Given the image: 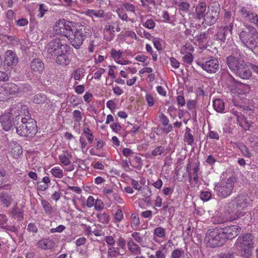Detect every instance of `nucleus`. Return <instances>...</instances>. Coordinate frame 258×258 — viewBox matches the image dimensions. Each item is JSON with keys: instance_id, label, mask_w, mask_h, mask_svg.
<instances>
[{"instance_id": "obj_1", "label": "nucleus", "mask_w": 258, "mask_h": 258, "mask_svg": "<svg viewBox=\"0 0 258 258\" xmlns=\"http://www.w3.org/2000/svg\"><path fill=\"white\" fill-rule=\"evenodd\" d=\"M14 126L18 135L22 137H32L36 134V121L31 117L27 107H22L20 111L14 112Z\"/></svg>"}, {"instance_id": "obj_2", "label": "nucleus", "mask_w": 258, "mask_h": 258, "mask_svg": "<svg viewBox=\"0 0 258 258\" xmlns=\"http://www.w3.org/2000/svg\"><path fill=\"white\" fill-rule=\"evenodd\" d=\"M240 231V227H216L208 231L206 239L209 246L218 247L223 245L227 239L237 236Z\"/></svg>"}, {"instance_id": "obj_3", "label": "nucleus", "mask_w": 258, "mask_h": 258, "mask_svg": "<svg viewBox=\"0 0 258 258\" xmlns=\"http://www.w3.org/2000/svg\"><path fill=\"white\" fill-rule=\"evenodd\" d=\"M252 200L247 194H240L229 203L226 207L228 215L225 219L218 221L217 224L224 223L236 220L244 215L243 210L250 207Z\"/></svg>"}, {"instance_id": "obj_4", "label": "nucleus", "mask_w": 258, "mask_h": 258, "mask_svg": "<svg viewBox=\"0 0 258 258\" xmlns=\"http://www.w3.org/2000/svg\"><path fill=\"white\" fill-rule=\"evenodd\" d=\"M258 32L251 25H247L239 33V38L244 47L250 48L256 45Z\"/></svg>"}, {"instance_id": "obj_5", "label": "nucleus", "mask_w": 258, "mask_h": 258, "mask_svg": "<svg viewBox=\"0 0 258 258\" xmlns=\"http://www.w3.org/2000/svg\"><path fill=\"white\" fill-rule=\"evenodd\" d=\"M76 28L75 23L73 21H68L64 19H60L57 20L53 26L54 33L68 38Z\"/></svg>"}, {"instance_id": "obj_6", "label": "nucleus", "mask_w": 258, "mask_h": 258, "mask_svg": "<svg viewBox=\"0 0 258 258\" xmlns=\"http://www.w3.org/2000/svg\"><path fill=\"white\" fill-rule=\"evenodd\" d=\"M253 237L251 234L247 233L242 236H239L235 243L237 250L241 255L247 257L250 255L251 249L253 247Z\"/></svg>"}, {"instance_id": "obj_7", "label": "nucleus", "mask_w": 258, "mask_h": 258, "mask_svg": "<svg viewBox=\"0 0 258 258\" xmlns=\"http://www.w3.org/2000/svg\"><path fill=\"white\" fill-rule=\"evenodd\" d=\"M236 178L234 176L221 180L215 188L217 196L222 199L229 197L233 190Z\"/></svg>"}, {"instance_id": "obj_8", "label": "nucleus", "mask_w": 258, "mask_h": 258, "mask_svg": "<svg viewBox=\"0 0 258 258\" xmlns=\"http://www.w3.org/2000/svg\"><path fill=\"white\" fill-rule=\"evenodd\" d=\"M223 76L225 77L231 83V85H228V88L232 94L244 95L249 93L250 91V86L236 81L229 73H225Z\"/></svg>"}, {"instance_id": "obj_9", "label": "nucleus", "mask_w": 258, "mask_h": 258, "mask_svg": "<svg viewBox=\"0 0 258 258\" xmlns=\"http://www.w3.org/2000/svg\"><path fill=\"white\" fill-rule=\"evenodd\" d=\"M63 41L60 37H55L51 40L46 46L47 53L52 57H55L64 50L67 52L70 47L69 44Z\"/></svg>"}, {"instance_id": "obj_10", "label": "nucleus", "mask_w": 258, "mask_h": 258, "mask_svg": "<svg viewBox=\"0 0 258 258\" xmlns=\"http://www.w3.org/2000/svg\"><path fill=\"white\" fill-rule=\"evenodd\" d=\"M220 7L217 2H214L207 8L206 15L204 16L203 24L212 26L214 24L219 17Z\"/></svg>"}, {"instance_id": "obj_11", "label": "nucleus", "mask_w": 258, "mask_h": 258, "mask_svg": "<svg viewBox=\"0 0 258 258\" xmlns=\"http://www.w3.org/2000/svg\"><path fill=\"white\" fill-rule=\"evenodd\" d=\"M4 85L8 99H10L13 96H19L23 93L31 90V86L27 84L17 85L14 83L9 82L4 83Z\"/></svg>"}, {"instance_id": "obj_12", "label": "nucleus", "mask_w": 258, "mask_h": 258, "mask_svg": "<svg viewBox=\"0 0 258 258\" xmlns=\"http://www.w3.org/2000/svg\"><path fill=\"white\" fill-rule=\"evenodd\" d=\"M86 28H75L73 33L67 38L71 45L76 49H79L83 44L87 34L85 31Z\"/></svg>"}, {"instance_id": "obj_13", "label": "nucleus", "mask_w": 258, "mask_h": 258, "mask_svg": "<svg viewBox=\"0 0 258 258\" xmlns=\"http://www.w3.org/2000/svg\"><path fill=\"white\" fill-rule=\"evenodd\" d=\"M197 64L208 73H215L219 69V61L213 57L205 61H198Z\"/></svg>"}, {"instance_id": "obj_14", "label": "nucleus", "mask_w": 258, "mask_h": 258, "mask_svg": "<svg viewBox=\"0 0 258 258\" xmlns=\"http://www.w3.org/2000/svg\"><path fill=\"white\" fill-rule=\"evenodd\" d=\"M58 159L59 164L62 167H67L64 168V171L71 172L75 169V165L72 164L73 155L70 151L67 150L63 151L58 155Z\"/></svg>"}, {"instance_id": "obj_15", "label": "nucleus", "mask_w": 258, "mask_h": 258, "mask_svg": "<svg viewBox=\"0 0 258 258\" xmlns=\"http://www.w3.org/2000/svg\"><path fill=\"white\" fill-rule=\"evenodd\" d=\"M241 18L250 24H253L258 16V14L254 12L250 8L242 7L239 11Z\"/></svg>"}, {"instance_id": "obj_16", "label": "nucleus", "mask_w": 258, "mask_h": 258, "mask_svg": "<svg viewBox=\"0 0 258 258\" xmlns=\"http://www.w3.org/2000/svg\"><path fill=\"white\" fill-rule=\"evenodd\" d=\"M4 63L8 69H13L16 67L19 61V58L16 53L12 50H8L5 53Z\"/></svg>"}, {"instance_id": "obj_17", "label": "nucleus", "mask_w": 258, "mask_h": 258, "mask_svg": "<svg viewBox=\"0 0 258 258\" xmlns=\"http://www.w3.org/2000/svg\"><path fill=\"white\" fill-rule=\"evenodd\" d=\"M11 111V112L4 113L0 116V122L3 129L6 131L10 130L14 125V118L15 119V116L14 113L13 114L12 110Z\"/></svg>"}, {"instance_id": "obj_18", "label": "nucleus", "mask_w": 258, "mask_h": 258, "mask_svg": "<svg viewBox=\"0 0 258 258\" xmlns=\"http://www.w3.org/2000/svg\"><path fill=\"white\" fill-rule=\"evenodd\" d=\"M114 23L111 24L107 23L105 25L104 29V37L105 40L108 41H111L115 37V32H119L120 28L119 24H116V26L114 25Z\"/></svg>"}, {"instance_id": "obj_19", "label": "nucleus", "mask_w": 258, "mask_h": 258, "mask_svg": "<svg viewBox=\"0 0 258 258\" xmlns=\"http://www.w3.org/2000/svg\"><path fill=\"white\" fill-rule=\"evenodd\" d=\"M241 58V54L238 52L235 54H232L227 57V65L233 73L241 65L242 61H243Z\"/></svg>"}, {"instance_id": "obj_20", "label": "nucleus", "mask_w": 258, "mask_h": 258, "mask_svg": "<svg viewBox=\"0 0 258 258\" xmlns=\"http://www.w3.org/2000/svg\"><path fill=\"white\" fill-rule=\"evenodd\" d=\"M233 73L237 77L244 80H248L252 76L251 71L244 61H242L241 65Z\"/></svg>"}, {"instance_id": "obj_21", "label": "nucleus", "mask_w": 258, "mask_h": 258, "mask_svg": "<svg viewBox=\"0 0 258 258\" xmlns=\"http://www.w3.org/2000/svg\"><path fill=\"white\" fill-rule=\"evenodd\" d=\"M44 69V64L42 60L39 58H34L30 62L31 73L35 75L41 74Z\"/></svg>"}, {"instance_id": "obj_22", "label": "nucleus", "mask_w": 258, "mask_h": 258, "mask_svg": "<svg viewBox=\"0 0 258 258\" xmlns=\"http://www.w3.org/2000/svg\"><path fill=\"white\" fill-rule=\"evenodd\" d=\"M9 154L15 159H18L23 153L21 146L15 141H12L9 145Z\"/></svg>"}, {"instance_id": "obj_23", "label": "nucleus", "mask_w": 258, "mask_h": 258, "mask_svg": "<svg viewBox=\"0 0 258 258\" xmlns=\"http://www.w3.org/2000/svg\"><path fill=\"white\" fill-rule=\"evenodd\" d=\"M158 121L162 124L163 126V131L166 133H169L172 131L173 127L172 125L169 123V120L168 118L162 112L158 115Z\"/></svg>"}, {"instance_id": "obj_24", "label": "nucleus", "mask_w": 258, "mask_h": 258, "mask_svg": "<svg viewBox=\"0 0 258 258\" xmlns=\"http://www.w3.org/2000/svg\"><path fill=\"white\" fill-rule=\"evenodd\" d=\"M186 53L182 57V60L184 62L190 64L194 60V56L191 54V52L194 51V47L190 44H186L184 46V50H185Z\"/></svg>"}, {"instance_id": "obj_25", "label": "nucleus", "mask_w": 258, "mask_h": 258, "mask_svg": "<svg viewBox=\"0 0 258 258\" xmlns=\"http://www.w3.org/2000/svg\"><path fill=\"white\" fill-rule=\"evenodd\" d=\"M24 210L23 207H19L18 205H15L11 212V216L19 221H21L24 218Z\"/></svg>"}, {"instance_id": "obj_26", "label": "nucleus", "mask_w": 258, "mask_h": 258, "mask_svg": "<svg viewBox=\"0 0 258 258\" xmlns=\"http://www.w3.org/2000/svg\"><path fill=\"white\" fill-rule=\"evenodd\" d=\"M207 11L206 4L205 2H201L196 7L195 14L198 20L204 19Z\"/></svg>"}, {"instance_id": "obj_27", "label": "nucleus", "mask_w": 258, "mask_h": 258, "mask_svg": "<svg viewBox=\"0 0 258 258\" xmlns=\"http://www.w3.org/2000/svg\"><path fill=\"white\" fill-rule=\"evenodd\" d=\"M56 56L55 62L57 64L62 67H66L70 64L71 59L64 51L56 55Z\"/></svg>"}, {"instance_id": "obj_28", "label": "nucleus", "mask_w": 258, "mask_h": 258, "mask_svg": "<svg viewBox=\"0 0 258 258\" xmlns=\"http://www.w3.org/2000/svg\"><path fill=\"white\" fill-rule=\"evenodd\" d=\"M233 113L236 116L237 121L239 125L244 130H248L250 127V123L245 119L244 116L241 113L234 112V110H233Z\"/></svg>"}, {"instance_id": "obj_29", "label": "nucleus", "mask_w": 258, "mask_h": 258, "mask_svg": "<svg viewBox=\"0 0 258 258\" xmlns=\"http://www.w3.org/2000/svg\"><path fill=\"white\" fill-rule=\"evenodd\" d=\"M55 243L52 239L49 238H44L39 240L37 243V246L42 249H49L53 248Z\"/></svg>"}, {"instance_id": "obj_30", "label": "nucleus", "mask_w": 258, "mask_h": 258, "mask_svg": "<svg viewBox=\"0 0 258 258\" xmlns=\"http://www.w3.org/2000/svg\"><path fill=\"white\" fill-rule=\"evenodd\" d=\"M128 250L134 254L140 255L141 253V249L138 244L135 243L132 240L127 242Z\"/></svg>"}, {"instance_id": "obj_31", "label": "nucleus", "mask_w": 258, "mask_h": 258, "mask_svg": "<svg viewBox=\"0 0 258 258\" xmlns=\"http://www.w3.org/2000/svg\"><path fill=\"white\" fill-rule=\"evenodd\" d=\"M174 4L183 12L187 13L189 11L190 5L186 0H175Z\"/></svg>"}, {"instance_id": "obj_32", "label": "nucleus", "mask_w": 258, "mask_h": 258, "mask_svg": "<svg viewBox=\"0 0 258 258\" xmlns=\"http://www.w3.org/2000/svg\"><path fill=\"white\" fill-rule=\"evenodd\" d=\"M81 137L87 139L89 144H92L93 142L94 136L92 131L88 127L83 128Z\"/></svg>"}, {"instance_id": "obj_33", "label": "nucleus", "mask_w": 258, "mask_h": 258, "mask_svg": "<svg viewBox=\"0 0 258 258\" xmlns=\"http://www.w3.org/2000/svg\"><path fill=\"white\" fill-rule=\"evenodd\" d=\"M87 15L89 17H93L97 18H102L105 16L104 11L102 10H88L86 12Z\"/></svg>"}, {"instance_id": "obj_34", "label": "nucleus", "mask_w": 258, "mask_h": 258, "mask_svg": "<svg viewBox=\"0 0 258 258\" xmlns=\"http://www.w3.org/2000/svg\"><path fill=\"white\" fill-rule=\"evenodd\" d=\"M184 141L188 145H191L194 141V137L191 134V130L188 127L185 128V132L183 136Z\"/></svg>"}, {"instance_id": "obj_35", "label": "nucleus", "mask_w": 258, "mask_h": 258, "mask_svg": "<svg viewBox=\"0 0 258 258\" xmlns=\"http://www.w3.org/2000/svg\"><path fill=\"white\" fill-rule=\"evenodd\" d=\"M41 204L45 213L48 215H51L53 212V209L50 203L45 200L41 201Z\"/></svg>"}, {"instance_id": "obj_36", "label": "nucleus", "mask_w": 258, "mask_h": 258, "mask_svg": "<svg viewBox=\"0 0 258 258\" xmlns=\"http://www.w3.org/2000/svg\"><path fill=\"white\" fill-rule=\"evenodd\" d=\"M50 172L55 178H61L64 176L63 170L59 166H54L50 170Z\"/></svg>"}, {"instance_id": "obj_37", "label": "nucleus", "mask_w": 258, "mask_h": 258, "mask_svg": "<svg viewBox=\"0 0 258 258\" xmlns=\"http://www.w3.org/2000/svg\"><path fill=\"white\" fill-rule=\"evenodd\" d=\"M213 107L217 112H222L225 109L224 102L221 99H216L213 101Z\"/></svg>"}, {"instance_id": "obj_38", "label": "nucleus", "mask_w": 258, "mask_h": 258, "mask_svg": "<svg viewBox=\"0 0 258 258\" xmlns=\"http://www.w3.org/2000/svg\"><path fill=\"white\" fill-rule=\"evenodd\" d=\"M47 100L46 96L44 94H38L35 95L33 98V102L36 104H43Z\"/></svg>"}, {"instance_id": "obj_39", "label": "nucleus", "mask_w": 258, "mask_h": 258, "mask_svg": "<svg viewBox=\"0 0 258 258\" xmlns=\"http://www.w3.org/2000/svg\"><path fill=\"white\" fill-rule=\"evenodd\" d=\"M98 221L103 224H108L110 221V216L105 212L99 213L97 214Z\"/></svg>"}, {"instance_id": "obj_40", "label": "nucleus", "mask_w": 258, "mask_h": 258, "mask_svg": "<svg viewBox=\"0 0 258 258\" xmlns=\"http://www.w3.org/2000/svg\"><path fill=\"white\" fill-rule=\"evenodd\" d=\"M208 34L207 32L201 33L195 37V40L199 44L206 43L208 39Z\"/></svg>"}, {"instance_id": "obj_41", "label": "nucleus", "mask_w": 258, "mask_h": 258, "mask_svg": "<svg viewBox=\"0 0 258 258\" xmlns=\"http://www.w3.org/2000/svg\"><path fill=\"white\" fill-rule=\"evenodd\" d=\"M158 16L162 18V22L164 23H170V17L168 11L163 10L159 12Z\"/></svg>"}, {"instance_id": "obj_42", "label": "nucleus", "mask_w": 258, "mask_h": 258, "mask_svg": "<svg viewBox=\"0 0 258 258\" xmlns=\"http://www.w3.org/2000/svg\"><path fill=\"white\" fill-rule=\"evenodd\" d=\"M1 201L4 205H5L6 207H8L12 204L13 199L11 196L7 194H3L1 196Z\"/></svg>"}, {"instance_id": "obj_43", "label": "nucleus", "mask_w": 258, "mask_h": 258, "mask_svg": "<svg viewBox=\"0 0 258 258\" xmlns=\"http://www.w3.org/2000/svg\"><path fill=\"white\" fill-rule=\"evenodd\" d=\"M145 181L144 179H141L140 182L134 179H131V185H132L133 187L138 190L141 189L142 186L145 184Z\"/></svg>"}, {"instance_id": "obj_44", "label": "nucleus", "mask_w": 258, "mask_h": 258, "mask_svg": "<svg viewBox=\"0 0 258 258\" xmlns=\"http://www.w3.org/2000/svg\"><path fill=\"white\" fill-rule=\"evenodd\" d=\"M199 170H200V168H199V166L196 165V166H194V167L193 168V173H192L193 177H192V178H193V180H194L196 185L198 184L199 182V178H200L199 173Z\"/></svg>"}, {"instance_id": "obj_45", "label": "nucleus", "mask_w": 258, "mask_h": 258, "mask_svg": "<svg viewBox=\"0 0 258 258\" xmlns=\"http://www.w3.org/2000/svg\"><path fill=\"white\" fill-rule=\"evenodd\" d=\"M73 119L75 122L80 123L82 119L81 112L79 110H75L73 112Z\"/></svg>"}, {"instance_id": "obj_46", "label": "nucleus", "mask_w": 258, "mask_h": 258, "mask_svg": "<svg viewBox=\"0 0 258 258\" xmlns=\"http://www.w3.org/2000/svg\"><path fill=\"white\" fill-rule=\"evenodd\" d=\"M122 54V52L119 50H116L115 49H112L111 50V57L114 59L116 62L120 59Z\"/></svg>"}, {"instance_id": "obj_47", "label": "nucleus", "mask_w": 258, "mask_h": 258, "mask_svg": "<svg viewBox=\"0 0 258 258\" xmlns=\"http://www.w3.org/2000/svg\"><path fill=\"white\" fill-rule=\"evenodd\" d=\"M184 253V251L180 248H177L173 250L171 253V258H180Z\"/></svg>"}, {"instance_id": "obj_48", "label": "nucleus", "mask_w": 258, "mask_h": 258, "mask_svg": "<svg viewBox=\"0 0 258 258\" xmlns=\"http://www.w3.org/2000/svg\"><path fill=\"white\" fill-rule=\"evenodd\" d=\"M145 100L148 104V107H152L154 106L155 100L153 95L150 93H147L145 96Z\"/></svg>"}, {"instance_id": "obj_49", "label": "nucleus", "mask_w": 258, "mask_h": 258, "mask_svg": "<svg viewBox=\"0 0 258 258\" xmlns=\"http://www.w3.org/2000/svg\"><path fill=\"white\" fill-rule=\"evenodd\" d=\"M48 11V9L44 4H41L39 5V8L38 10V14L37 16L39 18H42L45 13Z\"/></svg>"}, {"instance_id": "obj_50", "label": "nucleus", "mask_w": 258, "mask_h": 258, "mask_svg": "<svg viewBox=\"0 0 258 258\" xmlns=\"http://www.w3.org/2000/svg\"><path fill=\"white\" fill-rule=\"evenodd\" d=\"M165 152V148L164 147L160 146L157 147L154 150L152 151V155L155 157L159 155H161L164 154Z\"/></svg>"}, {"instance_id": "obj_51", "label": "nucleus", "mask_w": 258, "mask_h": 258, "mask_svg": "<svg viewBox=\"0 0 258 258\" xmlns=\"http://www.w3.org/2000/svg\"><path fill=\"white\" fill-rule=\"evenodd\" d=\"M108 254L111 257H114L118 255H121L118 247H111L108 250Z\"/></svg>"}, {"instance_id": "obj_52", "label": "nucleus", "mask_w": 258, "mask_h": 258, "mask_svg": "<svg viewBox=\"0 0 258 258\" xmlns=\"http://www.w3.org/2000/svg\"><path fill=\"white\" fill-rule=\"evenodd\" d=\"M79 142L80 144V148L83 152H85L87 151V146L88 145V143L86 141L85 138L83 137H80L79 138Z\"/></svg>"}, {"instance_id": "obj_53", "label": "nucleus", "mask_w": 258, "mask_h": 258, "mask_svg": "<svg viewBox=\"0 0 258 258\" xmlns=\"http://www.w3.org/2000/svg\"><path fill=\"white\" fill-rule=\"evenodd\" d=\"M227 34L224 31V29L220 28L217 33V37L221 41H225Z\"/></svg>"}, {"instance_id": "obj_54", "label": "nucleus", "mask_w": 258, "mask_h": 258, "mask_svg": "<svg viewBox=\"0 0 258 258\" xmlns=\"http://www.w3.org/2000/svg\"><path fill=\"white\" fill-rule=\"evenodd\" d=\"M212 196L211 193L209 191H202L200 194V199L203 201H209Z\"/></svg>"}, {"instance_id": "obj_55", "label": "nucleus", "mask_w": 258, "mask_h": 258, "mask_svg": "<svg viewBox=\"0 0 258 258\" xmlns=\"http://www.w3.org/2000/svg\"><path fill=\"white\" fill-rule=\"evenodd\" d=\"M154 234L159 237L163 238L165 236V230L161 227H157L154 230Z\"/></svg>"}, {"instance_id": "obj_56", "label": "nucleus", "mask_w": 258, "mask_h": 258, "mask_svg": "<svg viewBox=\"0 0 258 258\" xmlns=\"http://www.w3.org/2000/svg\"><path fill=\"white\" fill-rule=\"evenodd\" d=\"M8 100L6 90L4 88V85L3 84L2 85H0V101H5Z\"/></svg>"}, {"instance_id": "obj_57", "label": "nucleus", "mask_w": 258, "mask_h": 258, "mask_svg": "<svg viewBox=\"0 0 258 258\" xmlns=\"http://www.w3.org/2000/svg\"><path fill=\"white\" fill-rule=\"evenodd\" d=\"M143 25L148 29H153L155 28L156 23L153 20L148 19L143 24Z\"/></svg>"}, {"instance_id": "obj_58", "label": "nucleus", "mask_w": 258, "mask_h": 258, "mask_svg": "<svg viewBox=\"0 0 258 258\" xmlns=\"http://www.w3.org/2000/svg\"><path fill=\"white\" fill-rule=\"evenodd\" d=\"M123 218V212L121 210L118 209L114 215V221L115 222H120Z\"/></svg>"}, {"instance_id": "obj_59", "label": "nucleus", "mask_w": 258, "mask_h": 258, "mask_svg": "<svg viewBox=\"0 0 258 258\" xmlns=\"http://www.w3.org/2000/svg\"><path fill=\"white\" fill-rule=\"evenodd\" d=\"M152 42L154 47L158 50H161L162 49L161 39L159 38H153Z\"/></svg>"}, {"instance_id": "obj_60", "label": "nucleus", "mask_w": 258, "mask_h": 258, "mask_svg": "<svg viewBox=\"0 0 258 258\" xmlns=\"http://www.w3.org/2000/svg\"><path fill=\"white\" fill-rule=\"evenodd\" d=\"M93 207L96 210L100 211L104 208V204L100 199H97Z\"/></svg>"}, {"instance_id": "obj_61", "label": "nucleus", "mask_w": 258, "mask_h": 258, "mask_svg": "<svg viewBox=\"0 0 258 258\" xmlns=\"http://www.w3.org/2000/svg\"><path fill=\"white\" fill-rule=\"evenodd\" d=\"M112 90L113 93L117 96H120L123 93V91L121 87L116 85L112 86Z\"/></svg>"}, {"instance_id": "obj_62", "label": "nucleus", "mask_w": 258, "mask_h": 258, "mask_svg": "<svg viewBox=\"0 0 258 258\" xmlns=\"http://www.w3.org/2000/svg\"><path fill=\"white\" fill-rule=\"evenodd\" d=\"M110 128L112 131L115 133H118L122 129V126L118 122L112 123L110 125Z\"/></svg>"}, {"instance_id": "obj_63", "label": "nucleus", "mask_w": 258, "mask_h": 258, "mask_svg": "<svg viewBox=\"0 0 258 258\" xmlns=\"http://www.w3.org/2000/svg\"><path fill=\"white\" fill-rule=\"evenodd\" d=\"M166 250L165 248H159L155 252L156 258H166Z\"/></svg>"}, {"instance_id": "obj_64", "label": "nucleus", "mask_w": 258, "mask_h": 258, "mask_svg": "<svg viewBox=\"0 0 258 258\" xmlns=\"http://www.w3.org/2000/svg\"><path fill=\"white\" fill-rule=\"evenodd\" d=\"M219 258H234V253L232 251L222 252L219 256Z\"/></svg>"}]
</instances>
